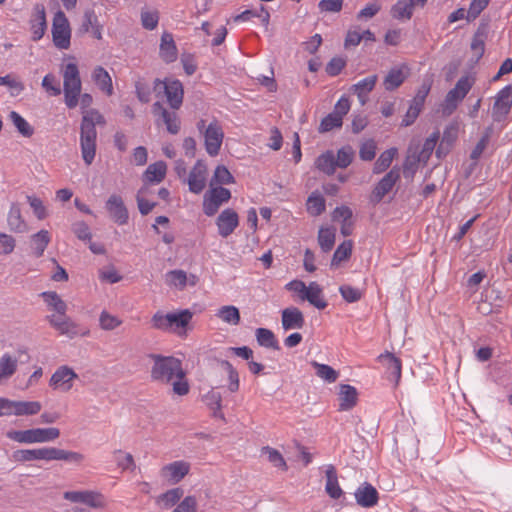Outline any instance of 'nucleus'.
I'll list each match as a JSON object with an SVG mask.
<instances>
[{
    "label": "nucleus",
    "instance_id": "f257e3e1",
    "mask_svg": "<svg viewBox=\"0 0 512 512\" xmlns=\"http://www.w3.org/2000/svg\"><path fill=\"white\" fill-rule=\"evenodd\" d=\"M82 119L80 123V148L82 159L86 165H91L96 155L97 130L96 125H106L104 116L97 109H88L93 103L89 93L79 96Z\"/></svg>",
    "mask_w": 512,
    "mask_h": 512
},
{
    "label": "nucleus",
    "instance_id": "f03ea898",
    "mask_svg": "<svg viewBox=\"0 0 512 512\" xmlns=\"http://www.w3.org/2000/svg\"><path fill=\"white\" fill-rule=\"evenodd\" d=\"M148 357L153 361L150 371V377L153 381L172 384L173 393L178 396L189 393L190 386L180 359L154 353L149 354Z\"/></svg>",
    "mask_w": 512,
    "mask_h": 512
},
{
    "label": "nucleus",
    "instance_id": "7ed1b4c3",
    "mask_svg": "<svg viewBox=\"0 0 512 512\" xmlns=\"http://www.w3.org/2000/svg\"><path fill=\"white\" fill-rule=\"evenodd\" d=\"M13 459L17 462H29L34 460H62L67 462L80 463L83 461V454L75 451H67L56 447H42L36 449H19L13 452Z\"/></svg>",
    "mask_w": 512,
    "mask_h": 512
},
{
    "label": "nucleus",
    "instance_id": "20e7f679",
    "mask_svg": "<svg viewBox=\"0 0 512 512\" xmlns=\"http://www.w3.org/2000/svg\"><path fill=\"white\" fill-rule=\"evenodd\" d=\"M193 314L185 309L179 312L166 313L157 311L151 319L152 327L165 332H174L182 335L192 319Z\"/></svg>",
    "mask_w": 512,
    "mask_h": 512
},
{
    "label": "nucleus",
    "instance_id": "39448f33",
    "mask_svg": "<svg viewBox=\"0 0 512 512\" xmlns=\"http://www.w3.org/2000/svg\"><path fill=\"white\" fill-rule=\"evenodd\" d=\"M224 165H218L210 181V189L203 197V211L207 216H213L224 203Z\"/></svg>",
    "mask_w": 512,
    "mask_h": 512
},
{
    "label": "nucleus",
    "instance_id": "423d86ee",
    "mask_svg": "<svg viewBox=\"0 0 512 512\" xmlns=\"http://www.w3.org/2000/svg\"><path fill=\"white\" fill-rule=\"evenodd\" d=\"M6 436L18 443H46L59 438L60 430L56 427L10 430L7 432Z\"/></svg>",
    "mask_w": 512,
    "mask_h": 512
},
{
    "label": "nucleus",
    "instance_id": "0eeeda50",
    "mask_svg": "<svg viewBox=\"0 0 512 512\" xmlns=\"http://www.w3.org/2000/svg\"><path fill=\"white\" fill-rule=\"evenodd\" d=\"M63 78L65 104L69 109H74L78 105L82 88L78 66L68 63L64 68Z\"/></svg>",
    "mask_w": 512,
    "mask_h": 512
},
{
    "label": "nucleus",
    "instance_id": "6e6552de",
    "mask_svg": "<svg viewBox=\"0 0 512 512\" xmlns=\"http://www.w3.org/2000/svg\"><path fill=\"white\" fill-rule=\"evenodd\" d=\"M474 81L469 76H462L454 88L451 89L445 96L443 103L441 104L442 114L444 116H450L466 97L471 90Z\"/></svg>",
    "mask_w": 512,
    "mask_h": 512
},
{
    "label": "nucleus",
    "instance_id": "1a4fd4ad",
    "mask_svg": "<svg viewBox=\"0 0 512 512\" xmlns=\"http://www.w3.org/2000/svg\"><path fill=\"white\" fill-rule=\"evenodd\" d=\"M52 36L57 48L68 49L70 47L71 29L65 13L61 10H58L53 17Z\"/></svg>",
    "mask_w": 512,
    "mask_h": 512
},
{
    "label": "nucleus",
    "instance_id": "9d476101",
    "mask_svg": "<svg viewBox=\"0 0 512 512\" xmlns=\"http://www.w3.org/2000/svg\"><path fill=\"white\" fill-rule=\"evenodd\" d=\"M153 90L155 92H160L164 90V93L167 97V101L171 108L179 109L183 102V85L180 80L174 79L169 82L161 81L160 79H155Z\"/></svg>",
    "mask_w": 512,
    "mask_h": 512
},
{
    "label": "nucleus",
    "instance_id": "9b49d317",
    "mask_svg": "<svg viewBox=\"0 0 512 512\" xmlns=\"http://www.w3.org/2000/svg\"><path fill=\"white\" fill-rule=\"evenodd\" d=\"M46 319L49 324L61 335H66L70 339H73L77 336L85 337L90 334L89 329L81 327L66 315L59 318H56L54 315H49L46 317Z\"/></svg>",
    "mask_w": 512,
    "mask_h": 512
},
{
    "label": "nucleus",
    "instance_id": "f8f14e48",
    "mask_svg": "<svg viewBox=\"0 0 512 512\" xmlns=\"http://www.w3.org/2000/svg\"><path fill=\"white\" fill-rule=\"evenodd\" d=\"M512 107V83L501 89L492 107V118L500 122L506 118Z\"/></svg>",
    "mask_w": 512,
    "mask_h": 512
},
{
    "label": "nucleus",
    "instance_id": "ddd939ff",
    "mask_svg": "<svg viewBox=\"0 0 512 512\" xmlns=\"http://www.w3.org/2000/svg\"><path fill=\"white\" fill-rule=\"evenodd\" d=\"M105 208L111 219L118 225L128 223L129 213L121 196L112 194L105 203Z\"/></svg>",
    "mask_w": 512,
    "mask_h": 512
},
{
    "label": "nucleus",
    "instance_id": "4468645a",
    "mask_svg": "<svg viewBox=\"0 0 512 512\" xmlns=\"http://www.w3.org/2000/svg\"><path fill=\"white\" fill-rule=\"evenodd\" d=\"M77 378L78 375L72 368L63 365L53 373L49 384L54 389H60L63 392H67L72 388L73 380Z\"/></svg>",
    "mask_w": 512,
    "mask_h": 512
},
{
    "label": "nucleus",
    "instance_id": "2eb2a0df",
    "mask_svg": "<svg viewBox=\"0 0 512 512\" xmlns=\"http://www.w3.org/2000/svg\"><path fill=\"white\" fill-rule=\"evenodd\" d=\"M400 179V169L393 167L375 186L372 192V200L380 202L389 193L396 182Z\"/></svg>",
    "mask_w": 512,
    "mask_h": 512
},
{
    "label": "nucleus",
    "instance_id": "dca6fc26",
    "mask_svg": "<svg viewBox=\"0 0 512 512\" xmlns=\"http://www.w3.org/2000/svg\"><path fill=\"white\" fill-rule=\"evenodd\" d=\"M30 25L32 40L39 41L44 36L47 28L46 12L43 4H35Z\"/></svg>",
    "mask_w": 512,
    "mask_h": 512
},
{
    "label": "nucleus",
    "instance_id": "f3484780",
    "mask_svg": "<svg viewBox=\"0 0 512 512\" xmlns=\"http://www.w3.org/2000/svg\"><path fill=\"white\" fill-rule=\"evenodd\" d=\"M356 503L364 508H371L377 505L379 493L374 486L368 482L362 483L354 493Z\"/></svg>",
    "mask_w": 512,
    "mask_h": 512
},
{
    "label": "nucleus",
    "instance_id": "a211bd4d",
    "mask_svg": "<svg viewBox=\"0 0 512 512\" xmlns=\"http://www.w3.org/2000/svg\"><path fill=\"white\" fill-rule=\"evenodd\" d=\"M206 175L207 166L202 160H198L189 173L187 180L189 190L195 194L201 193L206 186Z\"/></svg>",
    "mask_w": 512,
    "mask_h": 512
},
{
    "label": "nucleus",
    "instance_id": "6ab92c4d",
    "mask_svg": "<svg viewBox=\"0 0 512 512\" xmlns=\"http://www.w3.org/2000/svg\"><path fill=\"white\" fill-rule=\"evenodd\" d=\"M152 112L155 116L161 117L169 133L175 135L180 131V120L175 112L168 111L160 102L153 104Z\"/></svg>",
    "mask_w": 512,
    "mask_h": 512
},
{
    "label": "nucleus",
    "instance_id": "aec40b11",
    "mask_svg": "<svg viewBox=\"0 0 512 512\" xmlns=\"http://www.w3.org/2000/svg\"><path fill=\"white\" fill-rule=\"evenodd\" d=\"M159 56L167 64L177 60L178 49L175 44L173 35L170 32H163L159 47Z\"/></svg>",
    "mask_w": 512,
    "mask_h": 512
},
{
    "label": "nucleus",
    "instance_id": "412c9836",
    "mask_svg": "<svg viewBox=\"0 0 512 512\" xmlns=\"http://www.w3.org/2000/svg\"><path fill=\"white\" fill-rule=\"evenodd\" d=\"M281 322L286 331L301 329L305 324L303 313L297 307H288L282 310Z\"/></svg>",
    "mask_w": 512,
    "mask_h": 512
},
{
    "label": "nucleus",
    "instance_id": "4be33fe9",
    "mask_svg": "<svg viewBox=\"0 0 512 512\" xmlns=\"http://www.w3.org/2000/svg\"><path fill=\"white\" fill-rule=\"evenodd\" d=\"M408 75L409 69L406 65L390 69L383 80V86L385 90H396L404 83Z\"/></svg>",
    "mask_w": 512,
    "mask_h": 512
},
{
    "label": "nucleus",
    "instance_id": "5701e85b",
    "mask_svg": "<svg viewBox=\"0 0 512 512\" xmlns=\"http://www.w3.org/2000/svg\"><path fill=\"white\" fill-rule=\"evenodd\" d=\"M377 81L378 76L376 74L370 75L352 85L350 87V92L358 97L361 105H365L368 100V95L374 89Z\"/></svg>",
    "mask_w": 512,
    "mask_h": 512
},
{
    "label": "nucleus",
    "instance_id": "b1692460",
    "mask_svg": "<svg viewBox=\"0 0 512 512\" xmlns=\"http://www.w3.org/2000/svg\"><path fill=\"white\" fill-rule=\"evenodd\" d=\"M358 402V392L354 386L341 384L339 386V411H349Z\"/></svg>",
    "mask_w": 512,
    "mask_h": 512
},
{
    "label": "nucleus",
    "instance_id": "393cba45",
    "mask_svg": "<svg viewBox=\"0 0 512 512\" xmlns=\"http://www.w3.org/2000/svg\"><path fill=\"white\" fill-rule=\"evenodd\" d=\"M167 173V165L164 161H157L150 164L142 175V182L159 184Z\"/></svg>",
    "mask_w": 512,
    "mask_h": 512
},
{
    "label": "nucleus",
    "instance_id": "a878e982",
    "mask_svg": "<svg viewBox=\"0 0 512 512\" xmlns=\"http://www.w3.org/2000/svg\"><path fill=\"white\" fill-rule=\"evenodd\" d=\"M223 134L212 123L208 125L205 131V147L209 155H217L222 143Z\"/></svg>",
    "mask_w": 512,
    "mask_h": 512
},
{
    "label": "nucleus",
    "instance_id": "bb28decb",
    "mask_svg": "<svg viewBox=\"0 0 512 512\" xmlns=\"http://www.w3.org/2000/svg\"><path fill=\"white\" fill-rule=\"evenodd\" d=\"M301 300H307L311 305L320 310L327 307V302L322 296V288L316 282L309 284L305 295L301 296Z\"/></svg>",
    "mask_w": 512,
    "mask_h": 512
},
{
    "label": "nucleus",
    "instance_id": "cd10ccee",
    "mask_svg": "<svg viewBox=\"0 0 512 512\" xmlns=\"http://www.w3.org/2000/svg\"><path fill=\"white\" fill-rule=\"evenodd\" d=\"M190 470V465L184 461H175L163 467L162 471L173 483L181 481Z\"/></svg>",
    "mask_w": 512,
    "mask_h": 512
},
{
    "label": "nucleus",
    "instance_id": "c85d7f7f",
    "mask_svg": "<svg viewBox=\"0 0 512 512\" xmlns=\"http://www.w3.org/2000/svg\"><path fill=\"white\" fill-rule=\"evenodd\" d=\"M7 223L9 229L16 233H23L27 230V224L22 218L20 205L18 203H12L8 216Z\"/></svg>",
    "mask_w": 512,
    "mask_h": 512
},
{
    "label": "nucleus",
    "instance_id": "c756f323",
    "mask_svg": "<svg viewBox=\"0 0 512 512\" xmlns=\"http://www.w3.org/2000/svg\"><path fill=\"white\" fill-rule=\"evenodd\" d=\"M326 475V493L333 499H339L343 494L342 489L338 483V477L336 469L333 465H329L325 471Z\"/></svg>",
    "mask_w": 512,
    "mask_h": 512
},
{
    "label": "nucleus",
    "instance_id": "7c9ffc66",
    "mask_svg": "<svg viewBox=\"0 0 512 512\" xmlns=\"http://www.w3.org/2000/svg\"><path fill=\"white\" fill-rule=\"evenodd\" d=\"M253 17L259 18L262 25L266 29L268 28L269 21H270V13L263 5H260L259 9L245 10L241 14L234 16L232 19L234 22H240V21H248Z\"/></svg>",
    "mask_w": 512,
    "mask_h": 512
},
{
    "label": "nucleus",
    "instance_id": "2f4dec72",
    "mask_svg": "<svg viewBox=\"0 0 512 512\" xmlns=\"http://www.w3.org/2000/svg\"><path fill=\"white\" fill-rule=\"evenodd\" d=\"M92 79L101 91L105 92L108 96L113 94L112 79L102 66H97L93 70Z\"/></svg>",
    "mask_w": 512,
    "mask_h": 512
},
{
    "label": "nucleus",
    "instance_id": "473e14b6",
    "mask_svg": "<svg viewBox=\"0 0 512 512\" xmlns=\"http://www.w3.org/2000/svg\"><path fill=\"white\" fill-rule=\"evenodd\" d=\"M203 401L210 409L213 416L224 419V413L221 405L222 395L220 391L212 389L203 397Z\"/></svg>",
    "mask_w": 512,
    "mask_h": 512
},
{
    "label": "nucleus",
    "instance_id": "72a5a7b5",
    "mask_svg": "<svg viewBox=\"0 0 512 512\" xmlns=\"http://www.w3.org/2000/svg\"><path fill=\"white\" fill-rule=\"evenodd\" d=\"M49 308L57 312L60 316H65L67 304L55 291H45L40 294Z\"/></svg>",
    "mask_w": 512,
    "mask_h": 512
},
{
    "label": "nucleus",
    "instance_id": "f704fd0d",
    "mask_svg": "<svg viewBox=\"0 0 512 512\" xmlns=\"http://www.w3.org/2000/svg\"><path fill=\"white\" fill-rule=\"evenodd\" d=\"M257 343L265 348L279 350V343L274 333L267 328H257L255 331Z\"/></svg>",
    "mask_w": 512,
    "mask_h": 512
},
{
    "label": "nucleus",
    "instance_id": "c9c22d12",
    "mask_svg": "<svg viewBox=\"0 0 512 512\" xmlns=\"http://www.w3.org/2000/svg\"><path fill=\"white\" fill-rule=\"evenodd\" d=\"M14 415H36L41 411V403L38 401H14Z\"/></svg>",
    "mask_w": 512,
    "mask_h": 512
},
{
    "label": "nucleus",
    "instance_id": "e433bc0d",
    "mask_svg": "<svg viewBox=\"0 0 512 512\" xmlns=\"http://www.w3.org/2000/svg\"><path fill=\"white\" fill-rule=\"evenodd\" d=\"M261 455L265 456L274 467L281 469L282 471H287L288 466L286 461L277 449L265 446L261 449Z\"/></svg>",
    "mask_w": 512,
    "mask_h": 512
},
{
    "label": "nucleus",
    "instance_id": "4c0bfd02",
    "mask_svg": "<svg viewBox=\"0 0 512 512\" xmlns=\"http://www.w3.org/2000/svg\"><path fill=\"white\" fill-rule=\"evenodd\" d=\"M413 10L408 0H398L391 8V15L397 20H410Z\"/></svg>",
    "mask_w": 512,
    "mask_h": 512
},
{
    "label": "nucleus",
    "instance_id": "58836bf2",
    "mask_svg": "<svg viewBox=\"0 0 512 512\" xmlns=\"http://www.w3.org/2000/svg\"><path fill=\"white\" fill-rule=\"evenodd\" d=\"M184 490L180 487L170 489L157 498V503L162 504L165 509L173 507L182 498Z\"/></svg>",
    "mask_w": 512,
    "mask_h": 512
},
{
    "label": "nucleus",
    "instance_id": "ea45409f",
    "mask_svg": "<svg viewBox=\"0 0 512 512\" xmlns=\"http://www.w3.org/2000/svg\"><path fill=\"white\" fill-rule=\"evenodd\" d=\"M336 230L333 227L320 228L318 243L323 252H329L335 244Z\"/></svg>",
    "mask_w": 512,
    "mask_h": 512
},
{
    "label": "nucleus",
    "instance_id": "a19ab883",
    "mask_svg": "<svg viewBox=\"0 0 512 512\" xmlns=\"http://www.w3.org/2000/svg\"><path fill=\"white\" fill-rule=\"evenodd\" d=\"M396 154H397L396 148H390V149L382 152L380 154V156L378 157V159L376 160V162L374 163L373 172L375 174H380V173L384 172L385 170H387L390 167Z\"/></svg>",
    "mask_w": 512,
    "mask_h": 512
},
{
    "label": "nucleus",
    "instance_id": "79ce46f5",
    "mask_svg": "<svg viewBox=\"0 0 512 512\" xmlns=\"http://www.w3.org/2000/svg\"><path fill=\"white\" fill-rule=\"evenodd\" d=\"M311 365L316 370V375L328 383H334L339 377V372L329 365L312 361Z\"/></svg>",
    "mask_w": 512,
    "mask_h": 512
},
{
    "label": "nucleus",
    "instance_id": "37998d69",
    "mask_svg": "<svg viewBox=\"0 0 512 512\" xmlns=\"http://www.w3.org/2000/svg\"><path fill=\"white\" fill-rule=\"evenodd\" d=\"M316 167L327 175H332L335 172V156L332 151H327L321 154L316 159Z\"/></svg>",
    "mask_w": 512,
    "mask_h": 512
},
{
    "label": "nucleus",
    "instance_id": "c03bdc74",
    "mask_svg": "<svg viewBox=\"0 0 512 512\" xmlns=\"http://www.w3.org/2000/svg\"><path fill=\"white\" fill-rule=\"evenodd\" d=\"M17 370V360L9 354L0 357V381L10 378Z\"/></svg>",
    "mask_w": 512,
    "mask_h": 512
},
{
    "label": "nucleus",
    "instance_id": "a18cd8bd",
    "mask_svg": "<svg viewBox=\"0 0 512 512\" xmlns=\"http://www.w3.org/2000/svg\"><path fill=\"white\" fill-rule=\"evenodd\" d=\"M352 241L347 240L341 243L333 254L331 266L337 267L342 261L347 260L352 252Z\"/></svg>",
    "mask_w": 512,
    "mask_h": 512
},
{
    "label": "nucleus",
    "instance_id": "49530a36",
    "mask_svg": "<svg viewBox=\"0 0 512 512\" xmlns=\"http://www.w3.org/2000/svg\"><path fill=\"white\" fill-rule=\"evenodd\" d=\"M50 242V236L48 231L40 230L32 236V243L34 246V255L41 257Z\"/></svg>",
    "mask_w": 512,
    "mask_h": 512
},
{
    "label": "nucleus",
    "instance_id": "de8ad7c7",
    "mask_svg": "<svg viewBox=\"0 0 512 512\" xmlns=\"http://www.w3.org/2000/svg\"><path fill=\"white\" fill-rule=\"evenodd\" d=\"M307 211L312 216H318L325 210V199L318 193L313 192L307 199Z\"/></svg>",
    "mask_w": 512,
    "mask_h": 512
},
{
    "label": "nucleus",
    "instance_id": "09e8293b",
    "mask_svg": "<svg viewBox=\"0 0 512 512\" xmlns=\"http://www.w3.org/2000/svg\"><path fill=\"white\" fill-rule=\"evenodd\" d=\"M10 119L22 136L31 137L33 135V127L19 113L12 111L10 113Z\"/></svg>",
    "mask_w": 512,
    "mask_h": 512
},
{
    "label": "nucleus",
    "instance_id": "8fccbe9b",
    "mask_svg": "<svg viewBox=\"0 0 512 512\" xmlns=\"http://www.w3.org/2000/svg\"><path fill=\"white\" fill-rule=\"evenodd\" d=\"M438 139L439 132H434L425 140L422 150L417 155L422 160V162L426 163L428 161L433 150L435 149Z\"/></svg>",
    "mask_w": 512,
    "mask_h": 512
},
{
    "label": "nucleus",
    "instance_id": "3c124183",
    "mask_svg": "<svg viewBox=\"0 0 512 512\" xmlns=\"http://www.w3.org/2000/svg\"><path fill=\"white\" fill-rule=\"evenodd\" d=\"M458 131H459V125L457 123H451L450 125H448L445 128V130L443 132L440 147L436 151V154L438 155V157L440 156V151L444 144H447V146H451L456 141V139L458 137Z\"/></svg>",
    "mask_w": 512,
    "mask_h": 512
},
{
    "label": "nucleus",
    "instance_id": "603ef678",
    "mask_svg": "<svg viewBox=\"0 0 512 512\" xmlns=\"http://www.w3.org/2000/svg\"><path fill=\"white\" fill-rule=\"evenodd\" d=\"M115 456V460L117 462V465L122 470H134L135 469V462L132 454L125 453L122 450H115L113 452Z\"/></svg>",
    "mask_w": 512,
    "mask_h": 512
},
{
    "label": "nucleus",
    "instance_id": "864d4df0",
    "mask_svg": "<svg viewBox=\"0 0 512 512\" xmlns=\"http://www.w3.org/2000/svg\"><path fill=\"white\" fill-rule=\"evenodd\" d=\"M85 504L91 508L103 509L107 505V500L100 492L87 490Z\"/></svg>",
    "mask_w": 512,
    "mask_h": 512
},
{
    "label": "nucleus",
    "instance_id": "5fc2aeb1",
    "mask_svg": "<svg viewBox=\"0 0 512 512\" xmlns=\"http://www.w3.org/2000/svg\"><path fill=\"white\" fill-rule=\"evenodd\" d=\"M343 123V119L335 114L334 112H331L326 117H324L320 123L319 131L320 132H328L331 131L334 128L341 127Z\"/></svg>",
    "mask_w": 512,
    "mask_h": 512
},
{
    "label": "nucleus",
    "instance_id": "6e6d98bb",
    "mask_svg": "<svg viewBox=\"0 0 512 512\" xmlns=\"http://www.w3.org/2000/svg\"><path fill=\"white\" fill-rule=\"evenodd\" d=\"M354 151L350 146L342 147L337 152V158H335L336 167L346 168L353 160Z\"/></svg>",
    "mask_w": 512,
    "mask_h": 512
},
{
    "label": "nucleus",
    "instance_id": "4d7b16f0",
    "mask_svg": "<svg viewBox=\"0 0 512 512\" xmlns=\"http://www.w3.org/2000/svg\"><path fill=\"white\" fill-rule=\"evenodd\" d=\"M381 362L386 363L389 369H391L392 373L400 378L401 376V361L396 358L392 353L385 352L381 354L378 358Z\"/></svg>",
    "mask_w": 512,
    "mask_h": 512
},
{
    "label": "nucleus",
    "instance_id": "13d9d810",
    "mask_svg": "<svg viewBox=\"0 0 512 512\" xmlns=\"http://www.w3.org/2000/svg\"><path fill=\"white\" fill-rule=\"evenodd\" d=\"M99 324L103 330L111 331L120 326L122 321L104 310L100 314Z\"/></svg>",
    "mask_w": 512,
    "mask_h": 512
},
{
    "label": "nucleus",
    "instance_id": "bf43d9fd",
    "mask_svg": "<svg viewBox=\"0 0 512 512\" xmlns=\"http://www.w3.org/2000/svg\"><path fill=\"white\" fill-rule=\"evenodd\" d=\"M42 87L52 96H58L61 93L60 82L53 74H47L42 80Z\"/></svg>",
    "mask_w": 512,
    "mask_h": 512
},
{
    "label": "nucleus",
    "instance_id": "052dcab7",
    "mask_svg": "<svg viewBox=\"0 0 512 512\" xmlns=\"http://www.w3.org/2000/svg\"><path fill=\"white\" fill-rule=\"evenodd\" d=\"M135 93L141 103H148L151 100L150 85L143 79L135 82Z\"/></svg>",
    "mask_w": 512,
    "mask_h": 512
},
{
    "label": "nucleus",
    "instance_id": "680f3d73",
    "mask_svg": "<svg viewBox=\"0 0 512 512\" xmlns=\"http://www.w3.org/2000/svg\"><path fill=\"white\" fill-rule=\"evenodd\" d=\"M422 109H423L422 105H420L414 101H411L410 106L402 120L401 125L404 127L412 125L415 122V120L418 118Z\"/></svg>",
    "mask_w": 512,
    "mask_h": 512
},
{
    "label": "nucleus",
    "instance_id": "e2e57ef3",
    "mask_svg": "<svg viewBox=\"0 0 512 512\" xmlns=\"http://www.w3.org/2000/svg\"><path fill=\"white\" fill-rule=\"evenodd\" d=\"M27 201H28L30 207L32 208L35 216L39 220H43L47 217L46 207L44 206L43 201L40 198L28 195Z\"/></svg>",
    "mask_w": 512,
    "mask_h": 512
},
{
    "label": "nucleus",
    "instance_id": "0e129e2a",
    "mask_svg": "<svg viewBox=\"0 0 512 512\" xmlns=\"http://www.w3.org/2000/svg\"><path fill=\"white\" fill-rule=\"evenodd\" d=\"M490 0H472L469 9L467 11V21L475 20L481 12L487 7Z\"/></svg>",
    "mask_w": 512,
    "mask_h": 512
},
{
    "label": "nucleus",
    "instance_id": "69168bd1",
    "mask_svg": "<svg viewBox=\"0 0 512 512\" xmlns=\"http://www.w3.org/2000/svg\"><path fill=\"white\" fill-rule=\"evenodd\" d=\"M490 134L491 129L489 128L485 131V133L482 135L476 146L473 148L470 154V158L472 160L477 161L481 157L482 153L484 152L489 143Z\"/></svg>",
    "mask_w": 512,
    "mask_h": 512
},
{
    "label": "nucleus",
    "instance_id": "338daca9",
    "mask_svg": "<svg viewBox=\"0 0 512 512\" xmlns=\"http://www.w3.org/2000/svg\"><path fill=\"white\" fill-rule=\"evenodd\" d=\"M72 231L79 240L90 241L92 238L90 228L84 221H77L73 223Z\"/></svg>",
    "mask_w": 512,
    "mask_h": 512
},
{
    "label": "nucleus",
    "instance_id": "774afa93",
    "mask_svg": "<svg viewBox=\"0 0 512 512\" xmlns=\"http://www.w3.org/2000/svg\"><path fill=\"white\" fill-rule=\"evenodd\" d=\"M197 500L194 496H186L172 512H196Z\"/></svg>",
    "mask_w": 512,
    "mask_h": 512
}]
</instances>
